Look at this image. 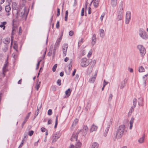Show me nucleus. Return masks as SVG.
I'll return each instance as SVG.
<instances>
[{
  "mask_svg": "<svg viewBox=\"0 0 148 148\" xmlns=\"http://www.w3.org/2000/svg\"><path fill=\"white\" fill-rule=\"evenodd\" d=\"M125 129V126L124 125H122L119 127L114 135V140L115 141L117 139H119L122 137L124 133Z\"/></svg>",
  "mask_w": 148,
  "mask_h": 148,
  "instance_id": "f257e3e1",
  "label": "nucleus"
},
{
  "mask_svg": "<svg viewBox=\"0 0 148 148\" xmlns=\"http://www.w3.org/2000/svg\"><path fill=\"white\" fill-rule=\"evenodd\" d=\"M19 13L20 15L23 17H26L28 13V10L26 8L25 5L23 4L20 7Z\"/></svg>",
  "mask_w": 148,
  "mask_h": 148,
  "instance_id": "f03ea898",
  "label": "nucleus"
},
{
  "mask_svg": "<svg viewBox=\"0 0 148 148\" xmlns=\"http://www.w3.org/2000/svg\"><path fill=\"white\" fill-rule=\"evenodd\" d=\"M91 62V59H87L86 58H83L81 60L80 65L82 67H86L89 65Z\"/></svg>",
  "mask_w": 148,
  "mask_h": 148,
  "instance_id": "7ed1b4c3",
  "label": "nucleus"
},
{
  "mask_svg": "<svg viewBox=\"0 0 148 148\" xmlns=\"http://www.w3.org/2000/svg\"><path fill=\"white\" fill-rule=\"evenodd\" d=\"M138 33L140 37L143 39L146 40L148 38V35L143 29L140 28Z\"/></svg>",
  "mask_w": 148,
  "mask_h": 148,
  "instance_id": "20e7f679",
  "label": "nucleus"
},
{
  "mask_svg": "<svg viewBox=\"0 0 148 148\" xmlns=\"http://www.w3.org/2000/svg\"><path fill=\"white\" fill-rule=\"evenodd\" d=\"M119 10L117 12V18L118 21H120L122 19L123 17V9L122 4L119 7Z\"/></svg>",
  "mask_w": 148,
  "mask_h": 148,
  "instance_id": "39448f33",
  "label": "nucleus"
},
{
  "mask_svg": "<svg viewBox=\"0 0 148 148\" xmlns=\"http://www.w3.org/2000/svg\"><path fill=\"white\" fill-rule=\"evenodd\" d=\"M137 47L140 51V54L141 56H144L146 53L145 48L141 45H138L137 46Z\"/></svg>",
  "mask_w": 148,
  "mask_h": 148,
  "instance_id": "423d86ee",
  "label": "nucleus"
},
{
  "mask_svg": "<svg viewBox=\"0 0 148 148\" xmlns=\"http://www.w3.org/2000/svg\"><path fill=\"white\" fill-rule=\"evenodd\" d=\"M131 18V13L130 11H127L126 12L125 15V23L128 24Z\"/></svg>",
  "mask_w": 148,
  "mask_h": 148,
  "instance_id": "0eeeda50",
  "label": "nucleus"
},
{
  "mask_svg": "<svg viewBox=\"0 0 148 148\" xmlns=\"http://www.w3.org/2000/svg\"><path fill=\"white\" fill-rule=\"evenodd\" d=\"M98 71L97 70H96L95 71V73L94 75H92V77H91L89 80V82L90 83H93L95 82L96 77H97Z\"/></svg>",
  "mask_w": 148,
  "mask_h": 148,
  "instance_id": "6e6552de",
  "label": "nucleus"
},
{
  "mask_svg": "<svg viewBox=\"0 0 148 148\" xmlns=\"http://www.w3.org/2000/svg\"><path fill=\"white\" fill-rule=\"evenodd\" d=\"M60 134L59 132H56L53 136L52 137V142H55L57 139L60 137Z\"/></svg>",
  "mask_w": 148,
  "mask_h": 148,
  "instance_id": "1a4fd4ad",
  "label": "nucleus"
},
{
  "mask_svg": "<svg viewBox=\"0 0 148 148\" xmlns=\"http://www.w3.org/2000/svg\"><path fill=\"white\" fill-rule=\"evenodd\" d=\"M68 47L67 44H64L62 47V51L63 53V56H65L66 55V51Z\"/></svg>",
  "mask_w": 148,
  "mask_h": 148,
  "instance_id": "9d476101",
  "label": "nucleus"
},
{
  "mask_svg": "<svg viewBox=\"0 0 148 148\" xmlns=\"http://www.w3.org/2000/svg\"><path fill=\"white\" fill-rule=\"evenodd\" d=\"M78 133L77 132L75 134H73L72 135V137L71 139V141H77V136Z\"/></svg>",
  "mask_w": 148,
  "mask_h": 148,
  "instance_id": "9b49d317",
  "label": "nucleus"
},
{
  "mask_svg": "<svg viewBox=\"0 0 148 148\" xmlns=\"http://www.w3.org/2000/svg\"><path fill=\"white\" fill-rule=\"evenodd\" d=\"M127 82V80L126 79H125L123 81L120 85V88L121 89L123 88L125 86Z\"/></svg>",
  "mask_w": 148,
  "mask_h": 148,
  "instance_id": "f8f14e48",
  "label": "nucleus"
},
{
  "mask_svg": "<svg viewBox=\"0 0 148 148\" xmlns=\"http://www.w3.org/2000/svg\"><path fill=\"white\" fill-rule=\"evenodd\" d=\"M96 61L95 60L92 61H91V64H92L91 67H89L88 68V70H90L89 73H90L92 72V68L96 64Z\"/></svg>",
  "mask_w": 148,
  "mask_h": 148,
  "instance_id": "ddd939ff",
  "label": "nucleus"
},
{
  "mask_svg": "<svg viewBox=\"0 0 148 148\" xmlns=\"http://www.w3.org/2000/svg\"><path fill=\"white\" fill-rule=\"evenodd\" d=\"M72 60L71 59L69 65V66L68 67V71L66 73L68 75L70 74V72L71 71V68L72 66Z\"/></svg>",
  "mask_w": 148,
  "mask_h": 148,
  "instance_id": "4468645a",
  "label": "nucleus"
},
{
  "mask_svg": "<svg viewBox=\"0 0 148 148\" xmlns=\"http://www.w3.org/2000/svg\"><path fill=\"white\" fill-rule=\"evenodd\" d=\"M143 99L141 97H140L138 99V104L140 106H143Z\"/></svg>",
  "mask_w": 148,
  "mask_h": 148,
  "instance_id": "2eb2a0df",
  "label": "nucleus"
},
{
  "mask_svg": "<svg viewBox=\"0 0 148 148\" xmlns=\"http://www.w3.org/2000/svg\"><path fill=\"white\" fill-rule=\"evenodd\" d=\"M71 91L72 90L70 88H69L65 92V94L67 97H68L70 95Z\"/></svg>",
  "mask_w": 148,
  "mask_h": 148,
  "instance_id": "dca6fc26",
  "label": "nucleus"
},
{
  "mask_svg": "<svg viewBox=\"0 0 148 148\" xmlns=\"http://www.w3.org/2000/svg\"><path fill=\"white\" fill-rule=\"evenodd\" d=\"M97 127L94 124L92 125L90 129V131L91 132H92L94 131H96L97 129Z\"/></svg>",
  "mask_w": 148,
  "mask_h": 148,
  "instance_id": "f3484780",
  "label": "nucleus"
},
{
  "mask_svg": "<svg viewBox=\"0 0 148 148\" xmlns=\"http://www.w3.org/2000/svg\"><path fill=\"white\" fill-rule=\"evenodd\" d=\"M145 138V135H143L142 137L140 138L138 140V142L140 144H142L144 143Z\"/></svg>",
  "mask_w": 148,
  "mask_h": 148,
  "instance_id": "a211bd4d",
  "label": "nucleus"
},
{
  "mask_svg": "<svg viewBox=\"0 0 148 148\" xmlns=\"http://www.w3.org/2000/svg\"><path fill=\"white\" fill-rule=\"evenodd\" d=\"M92 43L93 45H94L96 41V35L94 34L92 38Z\"/></svg>",
  "mask_w": 148,
  "mask_h": 148,
  "instance_id": "6ab92c4d",
  "label": "nucleus"
},
{
  "mask_svg": "<svg viewBox=\"0 0 148 148\" xmlns=\"http://www.w3.org/2000/svg\"><path fill=\"white\" fill-rule=\"evenodd\" d=\"M147 75H144L143 77V85L144 86H146V82L147 79Z\"/></svg>",
  "mask_w": 148,
  "mask_h": 148,
  "instance_id": "aec40b11",
  "label": "nucleus"
},
{
  "mask_svg": "<svg viewBox=\"0 0 148 148\" xmlns=\"http://www.w3.org/2000/svg\"><path fill=\"white\" fill-rule=\"evenodd\" d=\"M100 36L103 38L105 35V34L104 30L102 29H100L99 30Z\"/></svg>",
  "mask_w": 148,
  "mask_h": 148,
  "instance_id": "412c9836",
  "label": "nucleus"
},
{
  "mask_svg": "<svg viewBox=\"0 0 148 148\" xmlns=\"http://www.w3.org/2000/svg\"><path fill=\"white\" fill-rule=\"evenodd\" d=\"M99 0H95L93 3L94 6L95 8H97L99 4Z\"/></svg>",
  "mask_w": 148,
  "mask_h": 148,
  "instance_id": "4be33fe9",
  "label": "nucleus"
},
{
  "mask_svg": "<svg viewBox=\"0 0 148 148\" xmlns=\"http://www.w3.org/2000/svg\"><path fill=\"white\" fill-rule=\"evenodd\" d=\"M134 118L132 117L131 119V120L130 121V126L129 128L131 130L133 126V124L134 123Z\"/></svg>",
  "mask_w": 148,
  "mask_h": 148,
  "instance_id": "5701e85b",
  "label": "nucleus"
},
{
  "mask_svg": "<svg viewBox=\"0 0 148 148\" xmlns=\"http://www.w3.org/2000/svg\"><path fill=\"white\" fill-rule=\"evenodd\" d=\"M98 144L96 142H94L92 144L91 148H98Z\"/></svg>",
  "mask_w": 148,
  "mask_h": 148,
  "instance_id": "b1692460",
  "label": "nucleus"
},
{
  "mask_svg": "<svg viewBox=\"0 0 148 148\" xmlns=\"http://www.w3.org/2000/svg\"><path fill=\"white\" fill-rule=\"evenodd\" d=\"M117 0H111V4L112 6L113 7H115L117 3Z\"/></svg>",
  "mask_w": 148,
  "mask_h": 148,
  "instance_id": "393cba45",
  "label": "nucleus"
},
{
  "mask_svg": "<svg viewBox=\"0 0 148 148\" xmlns=\"http://www.w3.org/2000/svg\"><path fill=\"white\" fill-rule=\"evenodd\" d=\"M7 23V22L5 21H4L3 22H1V24H0V27H3V29L4 30L5 28V25H6Z\"/></svg>",
  "mask_w": 148,
  "mask_h": 148,
  "instance_id": "a878e982",
  "label": "nucleus"
},
{
  "mask_svg": "<svg viewBox=\"0 0 148 148\" xmlns=\"http://www.w3.org/2000/svg\"><path fill=\"white\" fill-rule=\"evenodd\" d=\"M110 125H108V126L107 127L106 129L105 130V132L104 134V135L105 137H106L107 134L108 133V131L109 130V128H110Z\"/></svg>",
  "mask_w": 148,
  "mask_h": 148,
  "instance_id": "bb28decb",
  "label": "nucleus"
},
{
  "mask_svg": "<svg viewBox=\"0 0 148 148\" xmlns=\"http://www.w3.org/2000/svg\"><path fill=\"white\" fill-rule=\"evenodd\" d=\"M10 39L9 38H7L5 39L4 43L6 44H8L10 42Z\"/></svg>",
  "mask_w": 148,
  "mask_h": 148,
  "instance_id": "cd10ccee",
  "label": "nucleus"
},
{
  "mask_svg": "<svg viewBox=\"0 0 148 148\" xmlns=\"http://www.w3.org/2000/svg\"><path fill=\"white\" fill-rule=\"evenodd\" d=\"M9 5H7L5 7V10L7 12H9L11 10L10 7Z\"/></svg>",
  "mask_w": 148,
  "mask_h": 148,
  "instance_id": "c85d7f7f",
  "label": "nucleus"
},
{
  "mask_svg": "<svg viewBox=\"0 0 148 148\" xmlns=\"http://www.w3.org/2000/svg\"><path fill=\"white\" fill-rule=\"evenodd\" d=\"M81 143L79 141L77 142L75 144V148H80L81 146Z\"/></svg>",
  "mask_w": 148,
  "mask_h": 148,
  "instance_id": "c756f323",
  "label": "nucleus"
},
{
  "mask_svg": "<svg viewBox=\"0 0 148 148\" xmlns=\"http://www.w3.org/2000/svg\"><path fill=\"white\" fill-rule=\"evenodd\" d=\"M88 130V128L87 126H84L83 128V131L86 134Z\"/></svg>",
  "mask_w": 148,
  "mask_h": 148,
  "instance_id": "7c9ffc66",
  "label": "nucleus"
},
{
  "mask_svg": "<svg viewBox=\"0 0 148 148\" xmlns=\"http://www.w3.org/2000/svg\"><path fill=\"white\" fill-rule=\"evenodd\" d=\"M138 71L139 72H144L145 71V69L142 66L139 67Z\"/></svg>",
  "mask_w": 148,
  "mask_h": 148,
  "instance_id": "2f4dec72",
  "label": "nucleus"
},
{
  "mask_svg": "<svg viewBox=\"0 0 148 148\" xmlns=\"http://www.w3.org/2000/svg\"><path fill=\"white\" fill-rule=\"evenodd\" d=\"M137 102V101L136 98H134L133 100V105L132 106L134 107H136Z\"/></svg>",
  "mask_w": 148,
  "mask_h": 148,
  "instance_id": "473e14b6",
  "label": "nucleus"
},
{
  "mask_svg": "<svg viewBox=\"0 0 148 148\" xmlns=\"http://www.w3.org/2000/svg\"><path fill=\"white\" fill-rule=\"evenodd\" d=\"M78 121V119H75L73 122L72 126L73 127L74 126H75L77 123Z\"/></svg>",
  "mask_w": 148,
  "mask_h": 148,
  "instance_id": "72a5a7b5",
  "label": "nucleus"
},
{
  "mask_svg": "<svg viewBox=\"0 0 148 148\" xmlns=\"http://www.w3.org/2000/svg\"><path fill=\"white\" fill-rule=\"evenodd\" d=\"M41 83L40 82L38 83H37L36 84V85L35 87V88L37 90H38L39 88L40 87V84Z\"/></svg>",
  "mask_w": 148,
  "mask_h": 148,
  "instance_id": "f704fd0d",
  "label": "nucleus"
},
{
  "mask_svg": "<svg viewBox=\"0 0 148 148\" xmlns=\"http://www.w3.org/2000/svg\"><path fill=\"white\" fill-rule=\"evenodd\" d=\"M135 108V107H134L133 106L131 107L128 113L129 114L131 115V113L134 111Z\"/></svg>",
  "mask_w": 148,
  "mask_h": 148,
  "instance_id": "c9c22d12",
  "label": "nucleus"
},
{
  "mask_svg": "<svg viewBox=\"0 0 148 148\" xmlns=\"http://www.w3.org/2000/svg\"><path fill=\"white\" fill-rule=\"evenodd\" d=\"M26 141V140L24 138H23L22 140L21 143L20 145L19 146L18 148H21L23 146V143L25 142Z\"/></svg>",
  "mask_w": 148,
  "mask_h": 148,
  "instance_id": "e433bc0d",
  "label": "nucleus"
},
{
  "mask_svg": "<svg viewBox=\"0 0 148 148\" xmlns=\"http://www.w3.org/2000/svg\"><path fill=\"white\" fill-rule=\"evenodd\" d=\"M42 104L41 103L39 104H38V106L37 108V110L38 111V112L39 111V110L41 108V107H42ZM38 112H37V115H38Z\"/></svg>",
  "mask_w": 148,
  "mask_h": 148,
  "instance_id": "4c0bfd02",
  "label": "nucleus"
},
{
  "mask_svg": "<svg viewBox=\"0 0 148 148\" xmlns=\"http://www.w3.org/2000/svg\"><path fill=\"white\" fill-rule=\"evenodd\" d=\"M7 66V64L5 63L4 64V66L3 68V72L5 73L6 71V67Z\"/></svg>",
  "mask_w": 148,
  "mask_h": 148,
  "instance_id": "58836bf2",
  "label": "nucleus"
},
{
  "mask_svg": "<svg viewBox=\"0 0 148 148\" xmlns=\"http://www.w3.org/2000/svg\"><path fill=\"white\" fill-rule=\"evenodd\" d=\"M58 116H57L56 118V121H55V124L54 126V128H56L57 127V125H58Z\"/></svg>",
  "mask_w": 148,
  "mask_h": 148,
  "instance_id": "ea45409f",
  "label": "nucleus"
},
{
  "mask_svg": "<svg viewBox=\"0 0 148 148\" xmlns=\"http://www.w3.org/2000/svg\"><path fill=\"white\" fill-rule=\"evenodd\" d=\"M57 64H55L53 66V68H52V70L53 72L55 71L56 70V69L57 67Z\"/></svg>",
  "mask_w": 148,
  "mask_h": 148,
  "instance_id": "a19ab883",
  "label": "nucleus"
},
{
  "mask_svg": "<svg viewBox=\"0 0 148 148\" xmlns=\"http://www.w3.org/2000/svg\"><path fill=\"white\" fill-rule=\"evenodd\" d=\"M92 53V51L91 49L88 52V53L87 55V57L88 58L90 57L91 56Z\"/></svg>",
  "mask_w": 148,
  "mask_h": 148,
  "instance_id": "79ce46f5",
  "label": "nucleus"
},
{
  "mask_svg": "<svg viewBox=\"0 0 148 148\" xmlns=\"http://www.w3.org/2000/svg\"><path fill=\"white\" fill-rule=\"evenodd\" d=\"M52 114V111L51 109H49L48 111V114L49 115H51Z\"/></svg>",
  "mask_w": 148,
  "mask_h": 148,
  "instance_id": "37998d69",
  "label": "nucleus"
},
{
  "mask_svg": "<svg viewBox=\"0 0 148 148\" xmlns=\"http://www.w3.org/2000/svg\"><path fill=\"white\" fill-rule=\"evenodd\" d=\"M57 84L59 86L61 85V80L60 79H58L57 81Z\"/></svg>",
  "mask_w": 148,
  "mask_h": 148,
  "instance_id": "c03bdc74",
  "label": "nucleus"
},
{
  "mask_svg": "<svg viewBox=\"0 0 148 148\" xmlns=\"http://www.w3.org/2000/svg\"><path fill=\"white\" fill-rule=\"evenodd\" d=\"M83 39L82 38H81L80 41L78 42V47H80L81 45V43H82L83 42Z\"/></svg>",
  "mask_w": 148,
  "mask_h": 148,
  "instance_id": "a18cd8bd",
  "label": "nucleus"
},
{
  "mask_svg": "<svg viewBox=\"0 0 148 148\" xmlns=\"http://www.w3.org/2000/svg\"><path fill=\"white\" fill-rule=\"evenodd\" d=\"M41 60H40V61L38 62V63L37 64L36 70H37L38 69L40 63V62H41Z\"/></svg>",
  "mask_w": 148,
  "mask_h": 148,
  "instance_id": "49530a36",
  "label": "nucleus"
},
{
  "mask_svg": "<svg viewBox=\"0 0 148 148\" xmlns=\"http://www.w3.org/2000/svg\"><path fill=\"white\" fill-rule=\"evenodd\" d=\"M84 8H83L82 9L81 12V15L82 16H83L84 14Z\"/></svg>",
  "mask_w": 148,
  "mask_h": 148,
  "instance_id": "de8ad7c7",
  "label": "nucleus"
},
{
  "mask_svg": "<svg viewBox=\"0 0 148 148\" xmlns=\"http://www.w3.org/2000/svg\"><path fill=\"white\" fill-rule=\"evenodd\" d=\"M16 23V21L14 19L12 21V24L13 27H15V25Z\"/></svg>",
  "mask_w": 148,
  "mask_h": 148,
  "instance_id": "09e8293b",
  "label": "nucleus"
},
{
  "mask_svg": "<svg viewBox=\"0 0 148 148\" xmlns=\"http://www.w3.org/2000/svg\"><path fill=\"white\" fill-rule=\"evenodd\" d=\"M60 26L59 22V21H58L56 24V27L57 28H58Z\"/></svg>",
  "mask_w": 148,
  "mask_h": 148,
  "instance_id": "8fccbe9b",
  "label": "nucleus"
},
{
  "mask_svg": "<svg viewBox=\"0 0 148 148\" xmlns=\"http://www.w3.org/2000/svg\"><path fill=\"white\" fill-rule=\"evenodd\" d=\"M60 14V9L59 8H58L57 9V16H58Z\"/></svg>",
  "mask_w": 148,
  "mask_h": 148,
  "instance_id": "3c124183",
  "label": "nucleus"
},
{
  "mask_svg": "<svg viewBox=\"0 0 148 148\" xmlns=\"http://www.w3.org/2000/svg\"><path fill=\"white\" fill-rule=\"evenodd\" d=\"M34 132V131L32 130L29 132L28 134L29 136H31L33 134Z\"/></svg>",
  "mask_w": 148,
  "mask_h": 148,
  "instance_id": "603ef678",
  "label": "nucleus"
},
{
  "mask_svg": "<svg viewBox=\"0 0 148 148\" xmlns=\"http://www.w3.org/2000/svg\"><path fill=\"white\" fill-rule=\"evenodd\" d=\"M74 34L73 32L72 31H71L69 32V35L70 36H72Z\"/></svg>",
  "mask_w": 148,
  "mask_h": 148,
  "instance_id": "864d4df0",
  "label": "nucleus"
},
{
  "mask_svg": "<svg viewBox=\"0 0 148 148\" xmlns=\"http://www.w3.org/2000/svg\"><path fill=\"white\" fill-rule=\"evenodd\" d=\"M113 96L112 94H110L109 95V97L108 99L109 101H111L112 99Z\"/></svg>",
  "mask_w": 148,
  "mask_h": 148,
  "instance_id": "5fc2aeb1",
  "label": "nucleus"
},
{
  "mask_svg": "<svg viewBox=\"0 0 148 148\" xmlns=\"http://www.w3.org/2000/svg\"><path fill=\"white\" fill-rule=\"evenodd\" d=\"M5 1L8 3V4H10L12 2V0H5Z\"/></svg>",
  "mask_w": 148,
  "mask_h": 148,
  "instance_id": "6e6d98bb",
  "label": "nucleus"
},
{
  "mask_svg": "<svg viewBox=\"0 0 148 148\" xmlns=\"http://www.w3.org/2000/svg\"><path fill=\"white\" fill-rule=\"evenodd\" d=\"M105 13H103L102 14V15L100 17V19H101V21H102L103 18L104 16H105Z\"/></svg>",
  "mask_w": 148,
  "mask_h": 148,
  "instance_id": "4d7b16f0",
  "label": "nucleus"
},
{
  "mask_svg": "<svg viewBox=\"0 0 148 148\" xmlns=\"http://www.w3.org/2000/svg\"><path fill=\"white\" fill-rule=\"evenodd\" d=\"M13 48H14V49H15L16 51H17L18 47H17V45H16V46H14L13 47Z\"/></svg>",
  "mask_w": 148,
  "mask_h": 148,
  "instance_id": "13d9d810",
  "label": "nucleus"
},
{
  "mask_svg": "<svg viewBox=\"0 0 148 148\" xmlns=\"http://www.w3.org/2000/svg\"><path fill=\"white\" fill-rule=\"evenodd\" d=\"M12 57L15 59L16 58V54L14 53H13L12 54Z\"/></svg>",
  "mask_w": 148,
  "mask_h": 148,
  "instance_id": "bf43d9fd",
  "label": "nucleus"
},
{
  "mask_svg": "<svg viewBox=\"0 0 148 148\" xmlns=\"http://www.w3.org/2000/svg\"><path fill=\"white\" fill-rule=\"evenodd\" d=\"M46 130V129L44 127H42L41 129V131L43 132H45Z\"/></svg>",
  "mask_w": 148,
  "mask_h": 148,
  "instance_id": "052dcab7",
  "label": "nucleus"
},
{
  "mask_svg": "<svg viewBox=\"0 0 148 148\" xmlns=\"http://www.w3.org/2000/svg\"><path fill=\"white\" fill-rule=\"evenodd\" d=\"M52 121L51 119H49L48 121V124L49 125L52 123Z\"/></svg>",
  "mask_w": 148,
  "mask_h": 148,
  "instance_id": "680f3d73",
  "label": "nucleus"
},
{
  "mask_svg": "<svg viewBox=\"0 0 148 148\" xmlns=\"http://www.w3.org/2000/svg\"><path fill=\"white\" fill-rule=\"evenodd\" d=\"M76 69H75L74 70V71H73V73H72V76H74L75 75V73L76 72Z\"/></svg>",
  "mask_w": 148,
  "mask_h": 148,
  "instance_id": "e2e57ef3",
  "label": "nucleus"
},
{
  "mask_svg": "<svg viewBox=\"0 0 148 148\" xmlns=\"http://www.w3.org/2000/svg\"><path fill=\"white\" fill-rule=\"evenodd\" d=\"M91 8L90 7H89L88 8V13L89 14H90L91 13Z\"/></svg>",
  "mask_w": 148,
  "mask_h": 148,
  "instance_id": "0e129e2a",
  "label": "nucleus"
},
{
  "mask_svg": "<svg viewBox=\"0 0 148 148\" xmlns=\"http://www.w3.org/2000/svg\"><path fill=\"white\" fill-rule=\"evenodd\" d=\"M27 121L26 120H25L24 119V121H23V123L22 124V126L23 127L24 125L25 124V123H26Z\"/></svg>",
  "mask_w": 148,
  "mask_h": 148,
  "instance_id": "69168bd1",
  "label": "nucleus"
},
{
  "mask_svg": "<svg viewBox=\"0 0 148 148\" xmlns=\"http://www.w3.org/2000/svg\"><path fill=\"white\" fill-rule=\"evenodd\" d=\"M129 69L130 72L131 73H132L133 72V70L132 68H129Z\"/></svg>",
  "mask_w": 148,
  "mask_h": 148,
  "instance_id": "338daca9",
  "label": "nucleus"
},
{
  "mask_svg": "<svg viewBox=\"0 0 148 148\" xmlns=\"http://www.w3.org/2000/svg\"><path fill=\"white\" fill-rule=\"evenodd\" d=\"M75 147V146L73 145H70L69 148H74Z\"/></svg>",
  "mask_w": 148,
  "mask_h": 148,
  "instance_id": "774afa93",
  "label": "nucleus"
}]
</instances>
